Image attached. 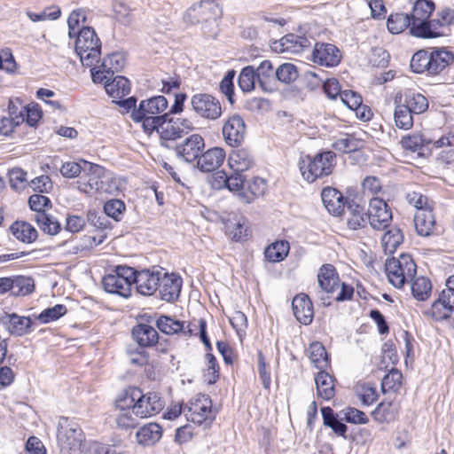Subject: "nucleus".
Instances as JSON below:
<instances>
[{
    "label": "nucleus",
    "mask_w": 454,
    "mask_h": 454,
    "mask_svg": "<svg viewBox=\"0 0 454 454\" xmlns=\"http://www.w3.org/2000/svg\"><path fill=\"white\" fill-rule=\"evenodd\" d=\"M85 176L77 181L78 189L88 194L97 192L114 194L119 191L120 182L114 173L100 165H86Z\"/></svg>",
    "instance_id": "obj_1"
},
{
    "label": "nucleus",
    "mask_w": 454,
    "mask_h": 454,
    "mask_svg": "<svg viewBox=\"0 0 454 454\" xmlns=\"http://www.w3.org/2000/svg\"><path fill=\"white\" fill-rule=\"evenodd\" d=\"M85 165H91V162L83 160L80 162L67 161L62 164L60 173L66 178H74L82 173V176H85V168H89Z\"/></svg>",
    "instance_id": "obj_55"
},
{
    "label": "nucleus",
    "mask_w": 454,
    "mask_h": 454,
    "mask_svg": "<svg viewBox=\"0 0 454 454\" xmlns=\"http://www.w3.org/2000/svg\"><path fill=\"white\" fill-rule=\"evenodd\" d=\"M239 86L244 92L252 91L255 83L257 82L255 76V67L254 66H247L244 67L238 79Z\"/></svg>",
    "instance_id": "obj_53"
},
{
    "label": "nucleus",
    "mask_w": 454,
    "mask_h": 454,
    "mask_svg": "<svg viewBox=\"0 0 454 454\" xmlns=\"http://www.w3.org/2000/svg\"><path fill=\"white\" fill-rule=\"evenodd\" d=\"M265 182L263 179L259 177H254L250 183L247 184L248 192H240L239 197L246 202L250 203L254 200L255 197H258L263 194L265 190Z\"/></svg>",
    "instance_id": "obj_57"
},
{
    "label": "nucleus",
    "mask_w": 454,
    "mask_h": 454,
    "mask_svg": "<svg viewBox=\"0 0 454 454\" xmlns=\"http://www.w3.org/2000/svg\"><path fill=\"white\" fill-rule=\"evenodd\" d=\"M112 9L114 14V18L119 23L124 26H129L131 24L133 20V9L130 8L126 3L121 0H114L112 4Z\"/></svg>",
    "instance_id": "obj_52"
},
{
    "label": "nucleus",
    "mask_w": 454,
    "mask_h": 454,
    "mask_svg": "<svg viewBox=\"0 0 454 454\" xmlns=\"http://www.w3.org/2000/svg\"><path fill=\"white\" fill-rule=\"evenodd\" d=\"M366 218L374 230H384L392 220V212L384 200L374 197L370 200Z\"/></svg>",
    "instance_id": "obj_16"
},
{
    "label": "nucleus",
    "mask_w": 454,
    "mask_h": 454,
    "mask_svg": "<svg viewBox=\"0 0 454 454\" xmlns=\"http://www.w3.org/2000/svg\"><path fill=\"white\" fill-rule=\"evenodd\" d=\"M204 148V138L199 134H193L177 145L175 151L179 159L192 163L198 160Z\"/></svg>",
    "instance_id": "obj_19"
},
{
    "label": "nucleus",
    "mask_w": 454,
    "mask_h": 454,
    "mask_svg": "<svg viewBox=\"0 0 454 454\" xmlns=\"http://www.w3.org/2000/svg\"><path fill=\"white\" fill-rule=\"evenodd\" d=\"M105 89L107 95L113 98V102L123 107L126 110H131L135 107L137 98L129 97L127 99H122L130 92L129 81L121 75L115 76L112 81H106Z\"/></svg>",
    "instance_id": "obj_13"
},
{
    "label": "nucleus",
    "mask_w": 454,
    "mask_h": 454,
    "mask_svg": "<svg viewBox=\"0 0 454 454\" xmlns=\"http://www.w3.org/2000/svg\"><path fill=\"white\" fill-rule=\"evenodd\" d=\"M158 329L165 334H174L184 329V322L170 317L161 316L156 321Z\"/></svg>",
    "instance_id": "obj_56"
},
{
    "label": "nucleus",
    "mask_w": 454,
    "mask_h": 454,
    "mask_svg": "<svg viewBox=\"0 0 454 454\" xmlns=\"http://www.w3.org/2000/svg\"><path fill=\"white\" fill-rule=\"evenodd\" d=\"M164 404V401L157 393L142 394L139 389V395L135 406V416L141 419L154 416L162 411Z\"/></svg>",
    "instance_id": "obj_17"
},
{
    "label": "nucleus",
    "mask_w": 454,
    "mask_h": 454,
    "mask_svg": "<svg viewBox=\"0 0 454 454\" xmlns=\"http://www.w3.org/2000/svg\"><path fill=\"white\" fill-rule=\"evenodd\" d=\"M280 43L282 46V51L292 53H299L305 48H308L310 44L308 38L294 34L285 35L283 38H281Z\"/></svg>",
    "instance_id": "obj_41"
},
{
    "label": "nucleus",
    "mask_w": 454,
    "mask_h": 454,
    "mask_svg": "<svg viewBox=\"0 0 454 454\" xmlns=\"http://www.w3.org/2000/svg\"><path fill=\"white\" fill-rule=\"evenodd\" d=\"M191 106L194 114L202 119L215 121L222 115L220 101L210 94L197 93L191 98Z\"/></svg>",
    "instance_id": "obj_12"
},
{
    "label": "nucleus",
    "mask_w": 454,
    "mask_h": 454,
    "mask_svg": "<svg viewBox=\"0 0 454 454\" xmlns=\"http://www.w3.org/2000/svg\"><path fill=\"white\" fill-rule=\"evenodd\" d=\"M2 325L12 335L24 336L30 333L32 320L28 317L20 316L16 313L5 314L1 317Z\"/></svg>",
    "instance_id": "obj_24"
},
{
    "label": "nucleus",
    "mask_w": 454,
    "mask_h": 454,
    "mask_svg": "<svg viewBox=\"0 0 454 454\" xmlns=\"http://www.w3.org/2000/svg\"><path fill=\"white\" fill-rule=\"evenodd\" d=\"M12 235L24 243L34 242L38 236L37 231L28 223L17 221L11 225Z\"/></svg>",
    "instance_id": "obj_39"
},
{
    "label": "nucleus",
    "mask_w": 454,
    "mask_h": 454,
    "mask_svg": "<svg viewBox=\"0 0 454 454\" xmlns=\"http://www.w3.org/2000/svg\"><path fill=\"white\" fill-rule=\"evenodd\" d=\"M317 395L325 400H330L334 395V384L333 377L325 370L320 372L315 377Z\"/></svg>",
    "instance_id": "obj_38"
},
{
    "label": "nucleus",
    "mask_w": 454,
    "mask_h": 454,
    "mask_svg": "<svg viewBox=\"0 0 454 454\" xmlns=\"http://www.w3.org/2000/svg\"><path fill=\"white\" fill-rule=\"evenodd\" d=\"M335 165V154L331 152H324L317 154L313 159L302 160L300 163V170L302 176L309 183H313L317 178L328 176L332 173Z\"/></svg>",
    "instance_id": "obj_7"
},
{
    "label": "nucleus",
    "mask_w": 454,
    "mask_h": 454,
    "mask_svg": "<svg viewBox=\"0 0 454 454\" xmlns=\"http://www.w3.org/2000/svg\"><path fill=\"white\" fill-rule=\"evenodd\" d=\"M223 136L225 143L232 147L240 145L246 135V125L243 118L233 114L227 118L223 125Z\"/></svg>",
    "instance_id": "obj_18"
},
{
    "label": "nucleus",
    "mask_w": 454,
    "mask_h": 454,
    "mask_svg": "<svg viewBox=\"0 0 454 454\" xmlns=\"http://www.w3.org/2000/svg\"><path fill=\"white\" fill-rule=\"evenodd\" d=\"M160 278L157 290L160 298L168 302L177 300L181 292L182 278L174 273H168L164 270Z\"/></svg>",
    "instance_id": "obj_23"
},
{
    "label": "nucleus",
    "mask_w": 454,
    "mask_h": 454,
    "mask_svg": "<svg viewBox=\"0 0 454 454\" xmlns=\"http://www.w3.org/2000/svg\"><path fill=\"white\" fill-rule=\"evenodd\" d=\"M134 269L128 266H117L102 279L106 292L128 298L131 294Z\"/></svg>",
    "instance_id": "obj_8"
},
{
    "label": "nucleus",
    "mask_w": 454,
    "mask_h": 454,
    "mask_svg": "<svg viewBox=\"0 0 454 454\" xmlns=\"http://www.w3.org/2000/svg\"><path fill=\"white\" fill-rule=\"evenodd\" d=\"M26 15L32 22L56 20L60 17L61 10L58 6H51L40 13H35L27 10L26 11Z\"/></svg>",
    "instance_id": "obj_60"
},
{
    "label": "nucleus",
    "mask_w": 454,
    "mask_h": 454,
    "mask_svg": "<svg viewBox=\"0 0 454 454\" xmlns=\"http://www.w3.org/2000/svg\"><path fill=\"white\" fill-rule=\"evenodd\" d=\"M131 410L112 411L110 417L114 419L116 427L129 429L137 426V421Z\"/></svg>",
    "instance_id": "obj_47"
},
{
    "label": "nucleus",
    "mask_w": 454,
    "mask_h": 454,
    "mask_svg": "<svg viewBox=\"0 0 454 454\" xmlns=\"http://www.w3.org/2000/svg\"><path fill=\"white\" fill-rule=\"evenodd\" d=\"M322 201L327 211L333 215H340L345 209L342 193L335 188L325 187L321 192Z\"/></svg>",
    "instance_id": "obj_27"
},
{
    "label": "nucleus",
    "mask_w": 454,
    "mask_h": 454,
    "mask_svg": "<svg viewBox=\"0 0 454 454\" xmlns=\"http://www.w3.org/2000/svg\"><path fill=\"white\" fill-rule=\"evenodd\" d=\"M349 216L348 218V225L352 230H356L364 226L365 223V214L363 207L359 205H349Z\"/></svg>",
    "instance_id": "obj_62"
},
{
    "label": "nucleus",
    "mask_w": 454,
    "mask_h": 454,
    "mask_svg": "<svg viewBox=\"0 0 454 454\" xmlns=\"http://www.w3.org/2000/svg\"><path fill=\"white\" fill-rule=\"evenodd\" d=\"M434 216L431 209H420L414 215V226L419 235L429 236L434 228Z\"/></svg>",
    "instance_id": "obj_34"
},
{
    "label": "nucleus",
    "mask_w": 454,
    "mask_h": 454,
    "mask_svg": "<svg viewBox=\"0 0 454 454\" xmlns=\"http://www.w3.org/2000/svg\"><path fill=\"white\" fill-rule=\"evenodd\" d=\"M412 113L401 102V96L395 98L394 120L395 126L401 129L408 130L413 125Z\"/></svg>",
    "instance_id": "obj_35"
},
{
    "label": "nucleus",
    "mask_w": 454,
    "mask_h": 454,
    "mask_svg": "<svg viewBox=\"0 0 454 454\" xmlns=\"http://www.w3.org/2000/svg\"><path fill=\"white\" fill-rule=\"evenodd\" d=\"M11 293L13 295H27L34 290V281L31 278L18 276L12 278Z\"/></svg>",
    "instance_id": "obj_54"
},
{
    "label": "nucleus",
    "mask_w": 454,
    "mask_h": 454,
    "mask_svg": "<svg viewBox=\"0 0 454 454\" xmlns=\"http://www.w3.org/2000/svg\"><path fill=\"white\" fill-rule=\"evenodd\" d=\"M221 13L219 5L214 0L201 1L188 10V15L196 20V22H205L208 26L214 27L209 31L204 30V34L207 36L215 35L216 20L221 16ZM203 28L206 29V27Z\"/></svg>",
    "instance_id": "obj_10"
},
{
    "label": "nucleus",
    "mask_w": 454,
    "mask_h": 454,
    "mask_svg": "<svg viewBox=\"0 0 454 454\" xmlns=\"http://www.w3.org/2000/svg\"><path fill=\"white\" fill-rule=\"evenodd\" d=\"M309 359L319 370H325L329 366L328 355L325 347L319 342H313L309 348Z\"/></svg>",
    "instance_id": "obj_44"
},
{
    "label": "nucleus",
    "mask_w": 454,
    "mask_h": 454,
    "mask_svg": "<svg viewBox=\"0 0 454 454\" xmlns=\"http://www.w3.org/2000/svg\"><path fill=\"white\" fill-rule=\"evenodd\" d=\"M168 114L155 124V129L162 140H175L193 129V123L186 118H170Z\"/></svg>",
    "instance_id": "obj_11"
},
{
    "label": "nucleus",
    "mask_w": 454,
    "mask_h": 454,
    "mask_svg": "<svg viewBox=\"0 0 454 454\" xmlns=\"http://www.w3.org/2000/svg\"><path fill=\"white\" fill-rule=\"evenodd\" d=\"M185 416L196 424L212 419V402L206 395H196L187 406Z\"/></svg>",
    "instance_id": "obj_20"
},
{
    "label": "nucleus",
    "mask_w": 454,
    "mask_h": 454,
    "mask_svg": "<svg viewBox=\"0 0 454 454\" xmlns=\"http://www.w3.org/2000/svg\"><path fill=\"white\" fill-rule=\"evenodd\" d=\"M319 289L316 291V298L324 306L331 304V295L340 288V278L335 268L332 264L323 265L317 273Z\"/></svg>",
    "instance_id": "obj_9"
},
{
    "label": "nucleus",
    "mask_w": 454,
    "mask_h": 454,
    "mask_svg": "<svg viewBox=\"0 0 454 454\" xmlns=\"http://www.w3.org/2000/svg\"><path fill=\"white\" fill-rule=\"evenodd\" d=\"M412 295L419 301H426L431 293L432 285L425 277L413 278L410 280Z\"/></svg>",
    "instance_id": "obj_46"
},
{
    "label": "nucleus",
    "mask_w": 454,
    "mask_h": 454,
    "mask_svg": "<svg viewBox=\"0 0 454 454\" xmlns=\"http://www.w3.org/2000/svg\"><path fill=\"white\" fill-rule=\"evenodd\" d=\"M67 312V307L63 304H57L51 308L43 309L37 317L43 324H48L58 320Z\"/></svg>",
    "instance_id": "obj_61"
},
{
    "label": "nucleus",
    "mask_w": 454,
    "mask_h": 454,
    "mask_svg": "<svg viewBox=\"0 0 454 454\" xmlns=\"http://www.w3.org/2000/svg\"><path fill=\"white\" fill-rule=\"evenodd\" d=\"M298 76V69L294 64L284 63L275 70V86H277V81L285 84H290L294 82Z\"/></svg>",
    "instance_id": "obj_49"
},
{
    "label": "nucleus",
    "mask_w": 454,
    "mask_h": 454,
    "mask_svg": "<svg viewBox=\"0 0 454 454\" xmlns=\"http://www.w3.org/2000/svg\"><path fill=\"white\" fill-rule=\"evenodd\" d=\"M138 395L139 388L129 387L125 389L117 395L112 411L131 410L135 413V406Z\"/></svg>",
    "instance_id": "obj_37"
},
{
    "label": "nucleus",
    "mask_w": 454,
    "mask_h": 454,
    "mask_svg": "<svg viewBox=\"0 0 454 454\" xmlns=\"http://www.w3.org/2000/svg\"><path fill=\"white\" fill-rule=\"evenodd\" d=\"M89 10L86 8H78L71 12L67 19L68 25V36L73 38L76 33L81 29L80 24L85 23Z\"/></svg>",
    "instance_id": "obj_51"
},
{
    "label": "nucleus",
    "mask_w": 454,
    "mask_h": 454,
    "mask_svg": "<svg viewBox=\"0 0 454 454\" xmlns=\"http://www.w3.org/2000/svg\"><path fill=\"white\" fill-rule=\"evenodd\" d=\"M226 153L223 148L213 147L202 152L197 160V168L202 172H212L218 168L224 161Z\"/></svg>",
    "instance_id": "obj_25"
},
{
    "label": "nucleus",
    "mask_w": 454,
    "mask_h": 454,
    "mask_svg": "<svg viewBox=\"0 0 454 454\" xmlns=\"http://www.w3.org/2000/svg\"><path fill=\"white\" fill-rule=\"evenodd\" d=\"M400 143L403 149L417 153L420 155L423 147L432 142L431 140L424 138L421 134L414 133L403 137Z\"/></svg>",
    "instance_id": "obj_48"
},
{
    "label": "nucleus",
    "mask_w": 454,
    "mask_h": 454,
    "mask_svg": "<svg viewBox=\"0 0 454 454\" xmlns=\"http://www.w3.org/2000/svg\"><path fill=\"white\" fill-rule=\"evenodd\" d=\"M454 310V301L444 293H441L431 308L426 311V314L433 319L439 321L446 319Z\"/></svg>",
    "instance_id": "obj_29"
},
{
    "label": "nucleus",
    "mask_w": 454,
    "mask_h": 454,
    "mask_svg": "<svg viewBox=\"0 0 454 454\" xmlns=\"http://www.w3.org/2000/svg\"><path fill=\"white\" fill-rule=\"evenodd\" d=\"M363 146V141L357 139L353 135L343 134L340 137H334L332 147L335 151L342 153H349L358 151Z\"/></svg>",
    "instance_id": "obj_36"
},
{
    "label": "nucleus",
    "mask_w": 454,
    "mask_h": 454,
    "mask_svg": "<svg viewBox=\"0 0 454 454\" xmlns=\"http://www.w3.org/2000/svg\"><path fill=\"white\" fill-rule=\"evenodd\" d=\"M403 235L402 231L397 227H393L386 231L382 238L381 243L386 253L392 254L403 243Z\"/></svg>",
    "instance_id": "obj_43"
},
{
    "label": "nucleus",
    "mask_w": 454,
    "mask_h": 454,
    "mask_svg": "<svg viewBox=\"0 0 454 454\" xmlns=\"http://www.w3.org/2000/svg\"><path fill=\"white\" fill-rule=\"evenodd\" d=\"M168 107V100L164 96H155L151 98L142 100L138 107H132L131 119L135 122H141L145 133L151 134L155 129L160 119L167 114H164Z\"/></svg>",
    "instance_id": "obj_3"
},
{
    "label": "nucleus",
    "mask_w": 454,
    "mask_h": 454,
    "mask_svg": "<svg viewBox=\"0 0 454 454\" xmlns=\"http://www.w3.org/2000/svg\"><path fill=\"white\" fill-rule=\"evenodd\" d=\"M163 269L143 270L137 271L134 270L132 277V285L136 286L138 294L150 296L155 294L159 288Z\"/></svg>",
    "instance_id": "obj_15"
},
{
    "label": "nucleus",
    "mask_w": 454,
    "mask_h": 454,
    "mask_svg": "<svg viewBox=\"0 0 454 454\" xmlns=\"http://www.w3.org/2000/svg\"><path fill=\"white\" fill-rule=\"evenodd\" d=\"M385 270L388 282L396 288H402L413 279L417 266L411 255L403 254L398 258L387 259Z\"/></svg>",
    "instance_id": "obj_6"
},
{
    "label": "nucleus",
    "mask_w": 454,
    "mask_h": 454,
    "mask_svg": "<svg viewBox=\"0 0 454 454\" xmlns=\"http://www.w3.org/2000/svg\"><path fill=\"white\" fill-rule=\"evenodd\" d=\"M413 114H420L428 109L427 98L419 92L408 91L403 103Z\"/></svg>",
    "instance_id": "obj_40"
},
{
    "label": "nucleus",
    "mask_w": 454,
    "mask_h": 454,
    "mask_svg": "<svg viewBox=\"0 0 454 454\" xmlns=\"http://www.w3.org/2000/svg\"><path fill=\"white\" fill-rule=\"evenodd\" d=\"M85 442V435L75 421L64 417L59 419L57 443L60 454H82Z\"/></svg>",
    "instance_id": "obj_4"
},
{
    "label": "nucleus",
    "mask_w": 454,
    "mask_h": 454,
    "mask_svg": "<svg viewBox=\"0 0 454 454\" xmlns=\"http://www.w3.org/2000/svg\"><path fill=\"white\" fill-rule=\"evenodd\" d=\"M35 221L44 233L56 235L60 231V223L51 215L46 213H36Z\"/></svg>",
    "instance_id": "obj_50"
},
{
    "label": "nucleus",
    "mask_w": 454,
    "mask_h": 454,
    "mask_svg": "<svg viewBox=\"0 0 454 454\" xmlns=\"http://www.w3.org/2000/svg\"><path fill=\"white\" fill-rule=\"evenodd\" d=\"M434 9V4L430 0H417L411 16V35L422 38L428 24L429 17Z\"/></svg>",
    "instance_id": "obj_14"
},
{
    "label": "nucleus",
    "mask_w": 454,
    "mask_h": 454,
    "mask_svg": "<svg viewBox=\"0 0 454 454\" xmlns=\"http://www.w3.org/2000/svg\"><path fill=\"white\" fill-rule=\"evenodd\" d=\"M114 73L115 72H114L107 61L104 59L99 65L95 66L90 69L92 81L95 83L106 82V81L111 80Z\"/></svg>",
    "instance_id": "obj_58"
},
{
    "label": "nucleus",
    "mask_w": 454,
    "mask_h": 454,
    "mask_svg": "<svg viewBox=\"0 0 454 454\" xmlns=\"http://www.w3.org/2000/svg\"><path fill=\"white\" fill-rule=\"evenodd\" d=\"M400 405L396 402L383 401L372 411L373 419L380 423L394 421L399 413Z\"/></svg>",
    "instance_id": "obj_33"
},
{
    "label": "nucleus",
    "mask_w": 454,
    "mask_h": 454,
    "mask_svg": "<svg viewBox=\"0 0 454 454\" xmlns=\"http://www.w3.org/2000/svg\"><path fill=\"white\" fill-rule=\"evenodd\" d=\"M454 60L451 51L443 48L433 50H420L411 59V68L417 74L435 75L442 72Z\"/></svg>",
    "instance_id": "obj_2"
},
{
    "label": "nucleus",
    "mask_w": 454,
    "mask_h": 454,
    "mask_svg": "<svg viewBox=\"0 0 454 454\" xmlns=\"http://www.w3.org/2000/svg\"><path fill=\"white\" fill-rule=\"evenodd\" d=\"M356 394L364 405L372 404L378 398L376 388L369 383L358 384Z\"/></svg>",
    "instance_id": "obj_64"
},
{
    "label": "nucleus",
    "mask_w": 454,
    "mask_h": 454,
    "mask_svg": "<svg viewBox=\"0 0 454 454\" xmlns=\"http://www.w3.org/2000/svg\"><path fill=\"white\" fill-rule=\"evenodd\" d=\"M253 165L252 154L244 148L232 151L228 157V166L233 172L242 173L250 169Z\"/></svg>",
    "instance_id": "obj_31"
},
{
    "label": "nucleus",
    "mask_w": 454,
    "mask_h": 454,
    "mask_svg": "<svg viewBox=\"0 0 454 454\" xmlns=\"http://www.w3.org/2000/svg\"><path fill=\"white\" fill-rule=\"evenodd\" d=\"M275 70L270 60H263L255 67L257 83L265 92H272L277 90V86H275Z\"/></svg>",
    "instance_id": "obj_28"
},
{
    "label": "nucleus",
    "mask_w": 454,
    "mask_h": 454,
    "mask_svg": "<svg viewBox=\"0 0 454 454\" xmlns=\"http://www.w3.org/2000/svg\"><path fill=\"white\" fill-rule=\"evenodd\" d=\"M74 38V50L82 66H94L101 55V41L95 29L89 26L82 27Z\"/></svg>",
    "instance_id": "obj_5"
},
{
    "label": "nucleus",
    "mask_w": 454,
    "mask_h": 454,
    "mask_svg": "<svg viewBox=\"0 0 454 454\" xmlns=\"http://www.w3.org/2000/svg\"><path fill=\"white\" fill-rule=\"evenodd\" d=\"M292 309L294 317L300 323L308 325L312 322L314 309L309 295L305 294H297L293 300Z\"/></svg>",
    "instance_id": "obj_26"
},
{
    "label": "nucleus",
    "mask_w": 454,
    "mask_h": 454,
    "mask_svg": "<svg viewBox=\"0 0 454 454\" xmlns=\"http://www.w3.org/2000/svg\"><path fill=\"white\" fill-rule=\"evenodd\" d=\"M132 335L141 347H153L158 343L159 334L154 327L146 324H139L132 330Z\"/></svg>",
    "instance_id": "obj_32"
},
{
    "label": "nucleus",
    "mask_w": 454,
    "mask_h": 454,
    "mask_svg": "<svg viewBox=\"0 0 454 454\" xmlns=\"http://www.w3.org/2000/svg\"><path fill=\"white\" fill-rule=\"evenodd\" d=\"M402 373L398 370H391L382 380L381 388L384 393L396 391L401 387Z\"/></svg>",
    "instance_id": "obj_63"
},
{
    "label": "nucleus",
    "mask_w": 454,
    "mask_h": 454,
    "mask_svg": "<svg viewBox=\"0 0 454 454\" xmlns=\"http://www.w3.org/2000/svg\"><path fill=\"white\" fill-rule=\"evenodd\" d=\"M387 26L391 34H400L408 27L411 28V16L403 12L392 13L387 18Z\"/></svg>",
    "instance_id": "obj_42"
},
{
    "label": "nucleus",
    "mask_w": 454,
    "mask_h": 454,
    "mask_svg": "<svg viewBox=\"0 0 454 454\" xmlns=\"http://www.w3.org/2000/svg\"><path fill=\"white\" fill-rule=\"evenodd\" d=\"M425 36L422 38H435L446 35V30L454 23V11L445 8L440 11L435 19L429 20Z\"/></svg>",
    "instance_id": "obj_21"
},
{
    "label": "nucleus",
    "mask_w": 454,
    "mask_h": 454,
    "mask_svg": "<svg viewBox=\"0 0 454 454\" xmlns=\"http://www.w3.org/2000/svg\"><path fill=\"white\" fill-rule=\"evenodd\" d=\"M162 427L157 423H147L136 433V440L139 445L153 446L162 437Z\"/></svg>",
    "instance_id": "obj_30"
},
{
    "label": "nucleus",
    "mask_w": 454,
    "mask_h": 454,
    "mask_svg": "<svg viewBox=\"0 0 454 454\" xmlns=\"http://www.w3.org/2000/svg\"><path fill=\"white\" fill-rule=\"evenodd\" d=\"M289 243L286 240L276 241L270 245L264 252L268 261L278 262L283 261L289 253Z\"/></svg>",
    "instance_id": "obj_45"
},
{
    "label": "nucleus",
    "mask_w": 454,
    "mask_h": 454,
    "mask_svg": "<svg viewBox=\"0 0 454 454\" xmlns=\"http://www.w3.org/2000/svg\"><path fill=\"white\" fill-rule=\"evenodd\" d=\"M341 59L340 50L332 43H317L312 51V60L324 67L337 66Z\"/></svg>",
    "instance_id": "obj_22"
},
{
    "label": "nucleus",
    "mask_w": 454,
    "mask_h": 454,
    "mask_svg": "<svg viewBox=\"0 0 454 454\" xmlns=\"http://www.w3.org/2000/svg\"><path fill=\"white\" fill-rule=\"evenodd\" d=\"M219 177L221 178V184H225V188L233 192H238L239 195L244 185V176L239 172H234L231 176H227L225 173H220Z\"/></svg>",
    "instance_id": "obj_59"
}]
</instances>
